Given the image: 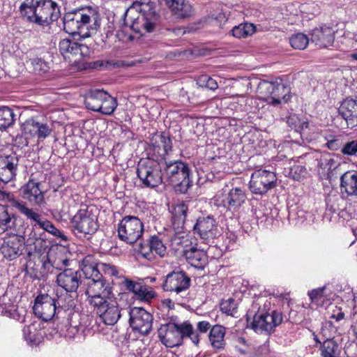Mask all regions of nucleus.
I'll return each mask as SVG.
<instances>
[{"label": "nucleus", "mask_w": 357, "mask_h": 357, "mask_svg": "<svg viewBox=\"0 0 357 357\" xmlns=\"http://www.w3.org/2000/svg\"><path fill=\"white\" fill-rule=\"evenodd\" d=\"M82 271L87 280L85 295L91 306L112 298V287L99 272L98 262L93 256L88 255L83 259Z\"/></svg>", "instance_id": "1"}, {"label": "nucleus", "mask_w": 357, "mask_h": 357, "mask_svg": "<svg viewBox=\"0 0 357 357\" xmlns=\"http://www.w3.org/2000/svg\"><path fill=\"white\" fill-rule=\"evenodd\" d=\"M101 20L96 9L91 7L77 8L64 15L63 29L73 36L86 38L98 31Z\"/></svg>", "instance_id": "2"}, {"label": "nucleus", "mask_w": 357, "mask_h": 357, "mask_svg": "<svg viewBox=\"0 0 357 357\" xmlns=\"http://www.w3.org/2000/svg\"><path fill=\"white\" fill-rule=\"evenodd\" d=\"M158 22V15L149 3L134 2L126 14L125 29L129 27L135 33H142V29L152 32Z\"/></svg>", "instance_id": "3"}, {"label": "nucleus", "mask_w": 357, "mask_h": 357, "mask_svg": "<svg viewBox=\"0 0 357 357\" xmlns=\"http://www.w3.org/2000/svg\"><path fill=\"white\" fill-rule=\"evenodd\" d=\"M0 199L7 200L10 204V206L24 215L26 220H29L33 227L38 226L40 228L62 240H67L65 234L58 229L50 221L43 218L36 209L28 207L24 202L16 199L13 195L6 192L0 188Z\"/></svg>", "instance_id": "4"}, {"label": "nucleus", "mask_w": 357, "mask_h": 357, "mask_svg": "<svg viewBox=\"0 0 357 357\" xmlns=\"http://www.w3.org/2000/svg\"><path fill=\"white\" fill-rule=\"evenodd\" d=\"M158 333L162 343L167 347L181 345L185 338H189L195 345L199 344V335L189 321L162 324Z\"/></svg>", "instance_id": "5"}, {"label": "nucleus", "mask_w": 357, "mask_h": 357, "mask_svg": "<svg viewBox=\"0 0 357 357\" xmlns=\"http://www.w3.org/2000/svg\"><path fill=\"white\" fill-rule=\"evenodd\" d=\"M162 167L164 184L172 185L176 192L185 193L192 183L188 164L180 160H166Z\"/></svg>", "instance_id": "6"}, {"label": "nucleus", "mask_w": 357, "mask_h": 357, "mask_svg": "<svg viewBox=\"0 0 357 357\" xmlns=\"http://www.w3.org/2000/svg\"><path fill=\"white\" fill-rule=\"evenodd\" d=\"M191 280L184 271H172L167 275L162 288L168 292L178 303L187 300Z\"/></svg>", "instance_id": "7"}, {"label": "nucleus", "mask_w": 357, "mask_h": 357, "mask_svg": "<svg viewBox=\"0 0 357 357\" xmlns=\"http://www.w3.org/2000/svg\"><path fill=\"white\" fill-rule=\"evenodd\" d=\"M137 174L147 188H154L164 183L162 162L154 159L141 158L137 164Z\"/></svg>", "instance_id": "8"}, {"label": "nucleus", "mask_w": 357, "mask_h": 357, "mask_svg": "<svg viewBox=\"0 0 357 357\" xmlns=\"http://www.w3.org/2000/svg\"><path fill=\"white\" fill-rule=\"evenodd\" d=\"M261 301L254 302L251 312H254L252 328L257 333L270 334L274 328L279 326L282 320V314L280 312L273 310L271 313L265 312L259 308Z\"/></svg>", "instance_id": "9"}, {"label": "nucleus", "mask_w": 357, "mask_h": 357, "mask_svg": "<svg viewBox=\"0 0 357 357\" xmlns=\"http://www.w3.org/2000/svg\"><path fill=\"white\" fill-rule=\"evenodd\" d=\"M60 16V7L52 0L36 1L33 14L28 15V20L40 26H45L56 21Z\"/></svg>", "instance_id": "10"}, {"label": "nucleus", "mask_w": 357, "mask_h": 357, "mask_svg": "<svg viewBox=\"0 0 357 357\" xmlns=\"http://www.w3.org/2000/svg\"><path fill=\"white\" fill-rule=\"evenodd\" d=\"M117 231L120 240L133 244L142 236L144 225L137 217L127 215L119 223Z\"/></svg>", "instance_id": "11"}, {"label": "nucleus", "mask_w": 357, "mask_h": 357, "mask_svg": "<svg viewBox=\"0 0 357 357\" xmlns=\"http://www.w3.org/2000/svg\"><path fill=\"white\" fill-rule=\"evenodd\" d=\"M150 143L146 158L162 163L167 160V156L172 150V140L170 136L164 132L155 133L151 137Z\"/></svg>", "instance_id": "12"}, {"label": "nucleus", "mask_w": 357, "mask_h": 357, "mask_svg": "<svg viewBox=\"0 0 357 357\" xmlns=\"http://www.w3.org/2000/svg\"><path fill=\"white\" fill-rule=\"evenodd\" d=\"M259 93L268 98V103L278 105L282 102H287L290 98V89L282 81L270 82H261L258 86Z\"/></svg>", "instance_id": "13"}, {"label": "nucleus", "mask_w": 357, "mask_h": 357, "mask_svg": "<svg viewBox=\"0 0 357 357\" xmlns=\"http://www.w3.org/2000/svg\"><path fill=\"white\" fill-rule=\"evenodd\" d=\"M72 227L79 233L93 234L98 229V218L89 207L79 209L71 220Z\"/></svg>", "instance_id": "14"}, {"label": "nucleus", "mask_w": 357, "mask_h": 357, "mask_svg": "<svg viewBox=\"0 0 357 357\" xmlns=\"http://www.w3.org/2000/svg\"><path fill=\"white\" fill-rule=\"evenodd\" d=\"M245 191L239 187L231 188L229 192L224 189L218 191L214 197L215 204L231 211H237L246 201Z\"/></svg>", "instance_id": "15"}, {"label": "nucleus", "mask_w": 357, "mask_h": 357, "mask_svg": "<svg viewBox=\"0 0 357 357\" xmlns=\"http://www.w3.org/2000/svg\"><path fill=\"white\" fill-rule=\"evenodd\" d=\"M277 181L274 172L266 169H257L251 175L249 188L252 193L264 195L275 186Z\"/></svg>", "instance_id": "16"}, {"label": "nucleus", "mask_w": 357, "mask_h": 357, "mask_svg": "<svg viewBox=\"0 0 357 357\" xmlns=\"http://www.w3.org/2000/svg\"><path fill=\"white\" fill-rule=\"evenodd\" d=\"M193 231L206 244H209L220 235L216 221L211 215L199 217L193 227Z\"/></svg>", "instance_id": "17"}, {"label": "nucleus", "mask_w": 357, "mask_h": 357, "mask_svg": "<svg viewBox=\"0 0 357 357\" xmlns=\"http://www.w3.org/2000/svg\"><path fill=\"white\" fill-rule=\"evenodd\" d=\"M130 324L132 330L148 335L152 329L153 316L142 307H132L129 312Z\"/></svg>", "instance_id": "18"}, {"label": "nucleus", "mask_w": 357, "mask_h": 357, "mask_svg": "<svg viewBox=\"0 0 357 357\" xmlns=\"http://www.w3.org/2000/svg\"><path fill=\"white\" fill-rule=\"evenodd\" d=\"M100 319L106 325H114L121 317V310L116 301L112 299L92 306Z\"/></svg>", "instance_id": "19"}, {"label": "nucleus", "mask_w": 357, "mask_h": 357, "mask_svg": "<svg viewBox=\"0 0 357 357\" xmlns=\"http://www.w3.org/2000/svg\"><path fill=\"white\" fill-rule=\"evenodd\" d=\"M34 314L45 321H50L57 314L55 299L48 294L38 296L33 307Z\"/></svg>", "instance_id": "20"}, {"label": "nucleus", "mask_w": 357, "mask_h": 357, "mask_svg": "<svg viewBox=\"0 0 357 357\" xmlns=\"http://www.w3.org/2000/svg\"><path fill=\"white\" fill-rule=\"evenodd\" d=\"M24 244V236L12 234L4 238L0 251L6 259L12 261L23 253Z\"/></svg>", "instance_id": "21"}, {"label": "nucleus", "mask_w": 357, "mask_h": 357, "mask_svg": "<svg viewBox=\"0 0 357 357\" xmlns=\"http://www.w3.org/2000/svg\"><path fill=\"white\" fill-rule=\"evenodd\" d=\"M19 155L14 152L0 155V181L4 183L13 180L17 172Z\"/></svg>", "instance_id": "22"}, {"label": "nucleus", "mask_w": 357, "mask_h": 357, "mask_svg": "<svg viewBox=\"0 0 357 357\" xmlns=\"http://www.w3.org/2000/svg\"><path fill=\"white\" fill-rule=\"evenodd\" d=\"M56 283L65 291L75 293L81 284V276L73 268H65L57 274Z\"/></svg>", "instance_id": "23"}, {"label": "nucleus", "mask_w": 357, "mask_h": 357, "mask_svg": "<svg viewBox=\"0 0 357 357\" xmlns=\"http://www.w3.org/2000/svg\"><path fill=\"white\" fill-rule=\"evenodd\" d=\"M338 113L345 121L347 128L357 126V96L348 97L342 100Z\"/></svg>", "instance_id": "24"}, {"label": "nucleus", "mask_w": 357, "mask_h": 357, "mask_svg": "<svg viewBox=\"0 0 357 357\" xmlns=\"http://www.w3.org/2000/svg\"><path fill=\"white\" fill-rule=\"evenodd\" d=\"M334 31L329 27L315 28L312 31L310 40L319 48H328L334 42Z\"/></svg>", "instance_id": "25"}, {"label": "nucleus", "mask_w": 357, "mask_h": 357, "mask_svg": "<svg viewBox=\"0 0 357 357\" xmlns=\"http://www.w3.org/2000/svg\"><path fill=\"white\" fill-rule=\"evenodd\" d=\"M21 190L23 198L30 203L38 206L44 203V194L40 188L39 183L31 180L22 188Z\"/></svg>", "instance_id": "26"}, {"label": "nucleus", "mask_w": 357, "mask_h": 357, "mask_svg": "<svg viewBox=\"0 0 357 357\" xmlns=\"http://www.w3.org/2000/svg\"><path fill=\"white\" fill-rule=\"evenodd\" d=\"M183 256L187 261L196 268L202 269L208 263L206 253L203 250L197 249L195 246L185 249Z\"/></svg>", "instance_id": "27"}, {"label": "nucleus", "mask_w": 357, "mask_h": 357, "mask_svg": "<svg viewBox=\"0 0 357 357\" xmlns=\"http://www.w3.org/2000/svg\"><path fill=\"white\" fill-rule=\"evenodd\" d=\"M59 49L60 53L66 59L70 55L83 56L88 51V47L85 45L79 44L70 39H63L59 42Z\"/></svg>", "instance_id": "28"}, {"label": "nucleus", "mask_w": 357, "mask_h": 357, "mask_svg": "<svg viewBox=\"0 0 357 357\" xmlns=\"http://www.w3.org/2000/svg\"><path fill=\"white\" fill-rule=\"evenodd\" d=\"M167 6L176 18L185 19L191 17L193 10L191 4L185 0H164Z\"/></svg>", "instance_id": "29"}, {"label": "nucleus", "mask_w": 357, "mask_h": 357, "mask_svg": "<svg viewBox=\"0 0 357 357\" xmlns=\"http://www.w3.org/2000/svg\"><path fill=\"white\" fill-rule=\"evenodd\" d=\"M340 189L349 196H357V171L350 170L340 177Z\"/></svg>", "instance_id": "30"}, {"label": "nucleus", "mask_w": 357, "mask_h": 357, "mask_svg": "<svg viewBox=\"0 0 357 357\" xmlns=\"http://www.w3.org/2000/svg\"><path fill=\"white\" fill-rule=\"evenodd\" d=\"M106 94L107 91L100 89H92L89 91L84 97V105L88 109L98 112Z\"/></svg>", "instance_id": "31"}, {"label": "nucleus", "mask_w": 357, "mask_h": 357, "mask_svg": "<svg viewBox=\"0 0 357 357\" xmlns=\"http://www.w3.org/2000/svg\"><path fill=\"white\" fill-rule=\"evenodd\" d=\"M52 261L56 271H63L70 266V260L66 257L63 248L50 249L47 253Z\"/></svg>", "instance_id": "32"}, {"label": "nucleus", "mask_w": 357, "mask_h": 357, "mask_svg": "<svg viewBox=\"0 0 357 357\" xmlns=\"http://www.w3.org/2000/svg\"><path fill=\"white\" fill-rule=\"evenodd\" d=\"M26 245H33V250L31 248H28L27 255L29 257L33 253H37L40 255V258H41L43 256L47 255V253L50 250L49 249L48 243L42 238L36 237L34 239L29 238L26 240Z\"/></svg>", "instance_id": "33"}, {"label": "nucleus", "mask_w": 357, "mask_h": 357, "mask_svg": "<svg viewBox=\"0 0 357 357\" xmlns=\"http://www.w3.org/2000/svg\"><path fill=\"white\" fill-rule=\"evenodd\" d=\"M72 292L65 291L59 294H56V303L57 314L61 311L72 310L75 307V302L73 296L71 295Z\"/></svg>", "instance_id": "34"}, {"label": "nucleus", "mask_w": 357, "mask_h": 357, "mask_svg": "<svg viewBox=\"0 0 357 357\" xmlns=\"http://www.w3.org/2000/svg\"><path fill=\"white\" fill-rule=\"evenodd\" d=\"M225 328L220 325L214 326L210 331L209 340L213 348L222 349L225 347Z\"/></svg>", "instance_id": "35"}, {"label": "nucleus", "mask_w": 357, "mask_h": 357, "mask_svg": "<svg viewBox=\"0 0 357 357\" xmlns=\"http://www.w3.org/2000/svg\"><path fill=\"white\" fill-rule=\"evenodd\" d=\"M187 211L188 206L183 202L176 204L172 209L173 225L182 227L186 219Z\"/></svg>", "instance_id": "36"}, {"label": "nucleus", "mask_w": 357, "mask_h": 357, "mask_svg": "<svg viewBox=\"0 0 357 357\" xmlns=\"http://www.w3.org/2000/svg\"><path fill=\"white\" fill-rule=\"evenodd\" d=\"M14 215L8 213V206L0 204V235L15 225Z\"/></svg>", "instance_id": "37"}, {"label": "nucleus", "mask_w": 357, "mask_h": 357, "mask_svg": "<svg viewBox=\"0 0 357 357\" xmlns=\"http://www.w3.org/2000/svg\"><path fill=\"white\" fill-rule=\"evenodd\" d=\"M40 261L41 263L40 269L38 273H36L33 276L34 279H44L47 278L49 274L55 273L56 268L47 255L43 256L40 259Z\"/></svg>", "instance_id": "38"}, {"label": "nucleus", "mask_w": 357, "mask_h": 357, "mask_svg": "<svg viewBox=\"0 0 357 357\" xmlns=\"http://www.w3.org/2000/svg\"><path fill=\"white\" fill-rule=\"evenodd\" d=\"M13 110L8 107H0V130H6L12 126L16 119Z\"/></svg>", "instance_id": "39"}, {"label": "nucleus", "mask_w": 357, "mask_h": 357, "mask_svg": "<svg viewBox=\"0 0 357 357\" xmlns=\"http://www.w3.org/2000/svg\"><path fill=\"white\" fill-rule=\"evenodd\" d=\"M322 357H337L338 344L334 340H325L320 347Z\"/></svg>", "instance_id": "40"}, {"label": "nucleus", "mask_w": 357, "mask_h": 357, "mask_svg": "<svg viewBox=\"0 0 357 357\" xmlns=\"http://www.w3.org/2000/svg\"><path fill=\"white\" fill-rule=\"evenodd\" d=\"M317 166L320 169L326 170L328 172H332V171L335 169L339 165L334 158L328 153L321 154L320 158L317 159Z\"/></svg>", "instance_id": "41"}, {"label": "nucleus", "mask_w": 357, "mask_h": 357, "mask_svg": "<svg viewBox=\"0 0 357 357\" xmlns=\"http://www.w3.org/2000/svg\"><path fill=\"white\" fill-rule=\"evenodd\" d=\"M137 298L144 301H150L156 296L153 288L147 284L139 283L135 293L134 294Z\"/></svg>", "instance_id": "42"}, {"label": "nucleus", "mask_w": 357, "mask_h": 357, "mask_svg": "<svg viewBox=\"0 0 357 357\" xmlns=\"http://www.w3.org/2000/svg\"><path fill=\"white\" fill-rule=\"evenodd\" d=\"M102 104L98 112L105 115H111L117 107V100L107 92Z\"/></svg>", "instance_id": "43"}, {"label": "nucleus", "mask_w": 357, "mask_h": 357, "mask_svg": "<svg viewBox=\"0 0 357 357\" xmlns=\"http://www.w3.org/2000/svg\"><path fill=\"white\" fill-rule=\"evenodd\" d=\"M255 31V26L250 23L241 24L234 26L231 30L232 35L238 38L252 35Z\"/></svg>", "instance_id": "44"}, {"label": "nucleus", "mask_w": 357, "mask_h": 357, "mask_svg": "<svg viewBox=\"0 0 357 357\" xmlns=\"http://www.w3.org/2000/svg\"><path fill=\"white\" fill-rule=\"evenodd\" d=\"M310 41L309 38L304 33H298L293 35L289 38L291 46L294 49L304 50Z\"/></svg>", "instance_id": "45"}, {"label": "nucleus", "mask_w": 357, "mask_h": 357, "mask_svg": "<svg viewBox=\"0 0 357 357\" xmlns=\"http://www.w3.org/2000/svg\"><path fill=\"white\" fill-rule=\"evenodd\" d=\"M149 249L152 250L160 257L165 256L166 253V247L162 241L156 236H151L148 241Z\"/></svg>", "instance_id": "46"}, {"label": "nucleus", "mask_w": 357, "mask_h": 357, "mask_svg": "<svg viewBox=\"0 0 357 357\" xmlns=\"http://www.w3.org/2000/svg\"><path fill=\"white\" fill-rule=\"evenodd\" d=\"M222 312L234 317L237 312V303L233 298L222 301L220 305Z\"/></svg>", "instance_id": "47"}, {"label": "nucleus", "mask_w": 357, "mask_h": 357, "mask_svg": "<svg viewBox=\"0 0 357 357\" xmlns=\"http://www.w3.org/2000/svg\"><path fill=\"white\" fill-rule=\"evenodd\" d=\"M336 332L337 328L333 323L331 321H326L323 324L320 333L326 340H334V335Z\"/></svg>", "instance_id": "48"}, {"label": "nucleus", "mask_w": 357, "mask_h": 357, "mask_svg": "<svg viewBox=\"0 0 357 357\" xmlns=\"http://www.w3.org/2000/svg\"><path fill=\"white\" fill-rule=\"evenodd\" d=\"M30 63L33 67V71L38 74L47 72L49 68L47 62L40 58L31 59H30Z\"/></svg>", "instance_id": "49"}, {"label": "nucleus", "mask_w": 357, "mask_h": 357, "mask_svg": "<svg viewBox=\"0 0 357 357\" xmlns=\"http://www.w3.org/2000/svg\"><path fill=\"white\" fill-rule=\"evenodd\" d=\"M98 268L99 272L101 271L109 276H116L118 275L117 268L109 263H98Z\"/></svg>", "instance_id": "50"}, {"label": "nucleus", "mask_w": 357, "mask_h": 357, "mask_svg": "<svg viewBox=\"0 0 357 357\" xmlns=\"http://www.w3.org/2000/svg\"><path fill=\"white\" fill-rule=\"evenodd\" d=\"M23 336L26 341L33 342L36 340V328L34 324L26 326L22 330Z\"/></svg>", "instance_id": "51"}, {"label": "nucleus", "mask_w": 357, "mask_h": 357, "mask_svg": "<svg viewBox=\"0 0 357 357\" xmlns=\"http://www.w3.org/2000/svg\"><path fill=\"white\" fill-rule=\"evenodd\" d=\"M51 132L52 128L48 124L38 121L36 137L38 139H45L51 134Z\"/></svg>", "instance_id": "52"}, {"label": "nucleus", "mask_w": 357, "mask_h": 357, "mask_svg": "<svg viewBox=\"0 0 357 357\" xmlns=\"http://www.w3.org/2000/svg\"><path fill=\"white\" fill-rule=\"evenodd\" d=\"M36 1L34 0H25L20 6V10L22 15L27 17L29 13L33 14Z\"/></svg>", "instance_id": "53"}, {"label": "nucleus", "mask_w": 357, "mask_h": 357, "mask_svg": "<svg viewBox=\"0 0 357 357\" xmlns=\"http://www.w3.org/2000/svg\"><path fill=\"white\" fill-rule=\"evenodd\" d=\"M341 152L347 155H355L357 153V140L345 143L341 149Z\"/></svg>", "instance_id": "54"}, {"label": "nucleus", "mask_w": 357, "mask_h": 357, "mask_svg": "<svg viewBox=\"0 0 357 357\" xmlns=\"http://www.w3.org/2000/svg\"><path fill=\"white\" fill-rule=\"evenodd\" d=\"M199 83L200 86H205L211 90H215L218 87L217 82L206 75L199 77Z\"/></svg>", "instance_id": "55"}, {"label": "nucleus", "mask_w": 357, "mask_h": 357, "mask_svg": "<svg viewBox=\"0 0 357 357\" xmlns=\"http://www.w3.org/2000/svg\"><path fill=\"white\" fill-rule=\"evenodd\" d=\"M290 175L294 180H299L307 174L306 168L300 165L293 166L289 172Z\"/></svg>", "instance_id": "56"}, {"label": "nucleus", "mask_w": 357, "mask_h": 357, "mask_svg": "<svg viewBox=\"0 0 357 357\" xmlns=\"http://www.w3.org/2000/svg\"><path fill=\"white\" fill-rule=\"evenodd\" d=\"M38 121L33 119H29L26 121L24 126V131L25 134H29L31 136L37 135Z\"/></svg>", "instance_id": "57"}, {"label": "nucleus", "mask_w": 357, "mask_h": 357, "mask_svg": "<svg viewBox=\"0 0 357 357\" xmlns=\"http://www.w3.org/2000/svg\"><path fill=\"white\" fill-rule=\"evenodd\" d=\"M138 252L142 254V255L150 260L151 259L153 256V251L152 250L149 249V243L143 244L142 243H139V248L138 249Z\"/></svg>", "instance_id": "58"}, {"label": "nucleus", "mask_w": 357, "mask_h": 357, "mask_svg": "<svg viewBox=\"0 0 357 357\" xmlns=\"http://www.w3.org/2000/svg\"><path fill=\"white\" fill-rule=\"evenodd\" d=\"M140 282H135L130 279L125 278V280L122 282V284L124 286L126 290L128 291L135 293L137 288Z\"/></svg>", "instance_id": "59"}, {"label": "nucleus", "mask_w": 357, "mask_h": 357, "mask_svg": "<svg viewBox=\"0 0 357 357\" xmlns=\"http://www.w3.org/2000/svg\"><path fill=\"white\" fill-rule=\"evenodd\" d=\"M211 326L208 321H202L197 323V330L195 329V331H197L199 335L201 333H206Z\"/></svg>", "instance_id": "60"}, {"label": "nucleus", "mask_w": 357, "mask_h": 357, "mask_svg": "<svg viewBox=\"0 0 357 357\" xmlns=\"http://www.w3.org/2000/svg\"><path fill=\"white\" fill-rule=\"evenodd\" d=\"M324 287L313 289L308 293L310 299L313 301L319 299L324 296Z\"/></svg>", "instance_id": "61"}, {"label": "nucleus", "mask_w": 357, "mask_h": 357, "mask_svg": "<svg viewBox=\"0 0 357 357\" xmlns=\"http://www.w3.org/2000/svg\"><path fill=\"white\" fill-rule=\"evenodd\" d=\"M3 310L2 311V312L4 313V314L6 315L7 317L16 319L18 320L20 319V315L17 312L15 306H12V308L9 310H8L6 307H3Z\"/></svg>", "instance_id": "62"}, {"label": "nucleus", "mask_w": 357, "mask_h": 357, "mask_svg": "<svg viewBox=\"0 0 357 357\" xmlns=\"http://www.w3.org/2000/svg\"><path fill=\"white\" fill-rule=\"evenodd\" d=\"M326 145L329 149L334 151L337 150L340 146L339 140L336 139L328 140Z\"/></svg>", "instance_id": "63"}, {"label": "nucleus", "mask_w": 357, "mask_h": 357, "mask_svg": "<svg viewBox=\"0 0 357 357\" xmlns=\"http://www.w3.org/2000/svg\"><path fill=\"white\" fill-rule=\"evenodd\" d=\"M174 303L175 302L170 298L165 299L162 301L163 305L166 306L169 309H173L174 307Z\"/></svg>", "instance_id": "64"}]
</instances>
